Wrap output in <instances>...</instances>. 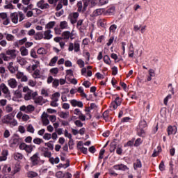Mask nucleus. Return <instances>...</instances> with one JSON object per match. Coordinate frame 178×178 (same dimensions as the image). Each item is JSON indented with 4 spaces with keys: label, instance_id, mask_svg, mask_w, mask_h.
<instances>
[{
    "label": "nucleus",
    "instance_id": "nucleus-1",
    "mask_svg": "<svg viewBox=\"0 0 178 178\" xmlns=\"http://www.w3.org/2000/svg\"><path fill=\"white\" fill-rule=\"evenodd\" d=\"M30 161L33 166H35L40 163L41 158L40 157V153L36 152L32 156L30 157Z\"/></svg>",
    "mask_w": 178,
    "mask_h": 178
},
{
    "label": "nucleus",
    "instance_id": "nucleus-2",
    "mask_svg": "<svg viewBox=\"0 0 178 178\" xmlns=\"http://www.w3.org/2000/svg\"><path fill=\"white\" fill-rule=\"evenodd\" d=\"M79 16H80V14H79L77 12H75L70 14L67 17V19L70 21L71 24H76V23H77V19H79Z\"/></svg>",
    "mask_w": 178,
    "mask_h": 178
},
{
    "label": "nucleus",
    "instance_id": "nucleus-3",
    "mask_svg": "<svg viewBox=\"0 0 178 178\" xmlns=\"http://www.w3.org/2000/svg\"><path fill=\"white\" fill-rule=\"evenodd\" d=\"M35 109V108L33 105H28L27 106L23 105L19 108V111L21 112H25V113H31L34 112Z\"/></svg>",
    "mask_w": 178,
    "mask_h": 178
},
{
    "label": "nucleus",
    "instance_id": "nucleus-4",
    "mask_svg": "<svg viewBox=\"0 0 178 178\" xmlns=\"http://www.w3.org/2000/svg\"><path fill=\"white\" fill-rule=\"evenodd\" d=\"M122 105V98L118 96L113 102H111L110 107L113 108V110L118 109V106H120Z\"/></svg>",
    "mask_w": 178,
    "mask_h": 178
},
{
    "label": "nucleus",
    "instance_id": "nucleus-5",
    "mask_svg": "<svg viewBox=\"0 0 178 178\" xmlns=\"http://www.w3.org/2000/svg\"><path fill=\"white\" fill-rule=\"evenodd\" d=\"M0 20L3 21V24L4 26H8L10 23V20L8 17V14L6 13H0Z\"/></svg>",
    "mask_w": 178,
    "mask_h": 178
},
{
    "label": "nucleus",
    "instance_id": "nucleus-6",
    "mask_svg": "<svg viewBox=\"0 0 178 178\" xmlns=\"http://www.w3.org/2000/svg\"><path fill=\"white\" fill-rule=\"evenodd\" d=\"M113 168L115 170H122V172H126V170H129V167L127 165L120 163V164H116L113 166Z\"/></svg>",
    "mask_w": 178,
    "mask_h": 178
},
{
    "label": "nucleus",
    "instance_id": "nucleus-7",
    "mask_svg": "<svg viewBox=\"0 0 178 178\" xmlns=\"http://www.w3.org/2000/svg\"><path fill=\"white\" fill-rule=\"evenodd\" d=\"M167 133L168 136H172V134L175 136V134L177 133V127L172 125L168 126L167 129Z\"/></svg>",
    "mask_w": 178,
    "mask_h": 178
},
{
    "label": "nucleus",
    "instance_id": "nucleus-8",
    "mask_svg": "<svg viewBox=\"0 0 178 178\" xmlns=\"http://www.w3.org/2000/svg\"><path fill=\"white\" fill-rule=\"evenodd\" d=\"M13 118H15V115H13V113L8 114L3 118L2 123H3L4 124H9V123H10V121L13 119Z\"/></svg>",
    "mask_w": 178,
    "mask_h": 178
},
{
    "label": "nucleus",
    "instance_id": "nucleus-9",
    "mask_svg": "<svg viewBox=\"0 0 178 178\" xmlns=\"http://www.w3.org/2000/svg\"><path fill=\"white\" fill-rule=\"evenodd\" d=\"M45 1L40 0L37 3L38 8H40V9L44 10V9H49V4L48 3H45Z\"/></svg>",
    "mask_w": 178,
    "mask_h": 178
},
{
    "label": "nucleus",
    "instance_id": "nucleus-10",
    "mask_svg": "<svg viewBox=\"0 0 178 178\" xmlns=\"http://www.w3.org/2000/svg\"><path fill=\"white\" fill-rule=\"evenodd\" d=\"M115 10H116V8L113 6H111L104 11V15L106 16H113V15H115Z\"/></svg>",
    "mask_w": 178,
    "mask_h": 178
},
{
    "label": "nucleus",
    "instance_id": "nucleus-11",
    "mask_svg": "<svg viewBox=\"0 0 178 178\" xmlns=\"http://www.w3.org/2000/svg\"><path fill=\"white\" fill-rule=\"evenodd\" d=\"M11 22L15 24H17L19 22V13H13L10 14Z\"/></svg>",
    "mask_w": 178,
    "mask_h": 178
},
{
    "label": "nucleus",
    "instance_id": "nucleus-12",
    "mask_svg": "<svg viewBox=\"0 0 178 178\" xmlns=\"http://www.w3.org/2000/svg\"><path fill=\"white\" fill-rule=\"evenodd\" d=\"M70 104L72 106H74V107L78 106V108H83V106H84L83 102L77 101L76 99L71 100Z\"/></svg>",
    "mask_w": 178,
    "mask_h": 178
},
{
    "label": "nucleus",
    "instance_id": "nucleus-13",
    "mask_svg": "<svg viewBox=\"0 0 178 178\" xmlns=\"http://www.w3.org/2000/svg\"><path fill=\"white\" fill-rule=\"evenodd\" d=\"M51 33H52L51 29H47V31H45L43 33V39L44 40H51L52 38V37H54V35L52 34H51Z\"/></svg>",
    "mask_w": 178,
    "mask_h": 178
},
{
    "label": "nucleus",
    "instance_id": "nucleus-14",
    "mask_svg": "<svg viewBox=\"0 0 178 178\" xmlns=\"http://www.w3.org/2000/svg\"><path fill=\"white\" fill-rule=\"evenodd\" d=\"M143 168V163H141V160L140 159H137L136 161L134 163V170H137V169H140Z\"/></svg>",
    "mask_w": 178,
    "mask_h": 178
},
{
    "label": "nucleus",
    "instance_id": "nucleus-15",
    "mask_svg": "<svg viewBox=\"0 0 178 178\" xmlns=\"http://www.w3.org/2000/svg\"><path fill=\"white\" fill-rule=\"evenodd\" d=\"M6 55H8V56L11 57L13 59L16 58V51L15 49H8L6 51Z\"/></svg>",
    "mask_w": 178,
    "mask_h": 178
},
{
    "label": "nucleus",
    "instance_id": "nucleus-16",
    "mask_svg": "<svg viewBox=\"0 0 178 178\" xmlns=\"http://www.w3.org/2000/svg\"><path fill=\"white\" fill-rule=\"evenodd\" d=\"M8 86L11 87V88H16L17 87V82L16 81V79H11L8 81Z\"/></svg>",
    "mask_w": 178,
    "mask_h": 178
},
{
    "label": "nucleus",
    "instance_id": "nucleus-17",
    "mask_svg": "<svg viewBox=\"0 0 178 178\" xmlns=\"http://www.w3.org/2000/svg\"><path fill=\"white\" fill-rule=\"evenodd\" d=\"M102 118L105 122H109L110 119H112V117H109V111H105L102 114Z\"/></svg>",
    "mask_w": 178,
    "mask_h": 178
},
{
    "label": "nucleus",
    "instance_id": "nucleus-18",
    "mask_svg": "<svg viewBox=\"0 0 178 178\" xmlns=\"http://www.w3.org/2000/svg\"><path fill=\"white\" fill-rule=\"evenodd\" d=\"M42 151H43L44 152L43 156L45 158H51V156H52V154L51 153V152L48 151V148L42 147Z\"/></svg>",
    "mask_w": 178,
    "mask_h": 178
},
{
    "label": "nucleus",
    "instance_id": "nucleus-19",
    "mask_svg": "<svg viewBox=\"0 0 178 178\" xmlns=\"http://www.w3.org/2000/svg\"><path fill=\"white\" fill-rule=\"evenodd\" d=\"M0 89L1 90L2 92H3V94H6L7 95L8 94H10L9 88L6 87V85H5V83H1L0 85Z\"/></svg>",
    "mask_w": 178,
    "mask_h": 178
},
{
    "label": "nucleus",
    "instance_id": "nucleus-20",
    "mask_svg": "<svg viewBox=\"0 0 178 178\" xmlns=\"http://www.w3.org/2000/svg\"><path fill=\"white\" fill-rule=\"evenodd\" d=\"M162 152V147L161 146L157 147V150L154 149L153 152V154H152V158H156L158 155H159V153Z\"/></svg>",
    "mask_w": 178,
    "mask_h": 178
},
{
    "label": "nucleus",
    "instance_id": "nucleus-21",
    "mask_svg": "<svg viewBox=\"0 0 178 178\" xmlns=\"http://www.w3.org/2000/svg\"><path fill=\"white\" fill-rule=\"evenodd\" d=\"M136 134L139 137L144 138L145 137V131L144 130V129L137 128Z\"/></svg>",
    "mask_w": 178,
    "mask_h": 178
},
{
    "label": "nucleus",
    "instance_id": "nucleus-22",
    "mask_svg": "<svg viewBox=\"0 0 178 178\" xmlns=\"http://www.w3.org/2000/svg\"><path fill=\"white\" fill-rule=\"evenodd\" d=\"M33 38L36 40V41L42 40V38H44V33L42 32H37L33 36Z\"/></svg>",
    "mask_w": 178,
    "mask_h": 178
},
{
    "label": "nucleus",
    "instance_id": "nucleus-23",
    "mask_svg": "<svg viewBox=\"0 0 178 178\" xmlns=\"http://www.w3.org/2000/svg\"><path fill=\"white\" fill-rule=\"evenodd\" d=\"M22 170V165H20L19 163H17L15 165L14 170H13V175H16V173H19Z\"/></svg>",
    "mask_w": 178,
    "mask_h": 178
},
{
    "label": "nucleus",
    "instance_id": "nucleus-24",
    "mask_svg": "<svg viewBox=\"0 0 178 178\" xmlns=\"http://www.w3.org/2000/svg\"><path fill=\"white\" fill-rule=\"evenodd\" d=\"M65 137H67V138H69V142H68V145H70V144H72V143H73V139L72 138V134L69 133V131L65 129Z\"/></svg>",
    "mask_w": 178,
    "mask_h": 178
},
{
    "label": "nucleus",
    "instance_id": "nucleus-25",
    "mask_svg": "<svg viewBox=\"0 0 178 178\" xmlns=\"http://www.w3.org/2000/svg\"><path fill=\"white\" fill-rule=\"evenodd\" d=\"M1 155L2 156H0V162L6 161V159H8V151L7 150H3L1 153Z\"/></svg>",
    "mask_w": 178,
    "mask_h": 178
},
{
    "label": "nucleus",
    "instance_id": "nucleus-26",
    "mask_svg": "<svg viewBox=\"0 0 178 178\" xmlns=\"http://www.w3.org/2000/svg\"><path fill=\"white\" fill-rule=\"evenodd\" d=\"M128 56L129 58H134V47H133V43H131L129 51H128Z\"/></svg>",
    "mask_w": 178,
    "mask_h": 178
},
{
    "label": "nucleus",
    "instance_id": "nucleus-27",
    "mask_svg": "<svg viewBox=\"0 0 178 178\" xmlns=\"http://www.w3.org/2000/svg\"><path fill=\"white\" fill-rule=\"evenodd\" d=\"M147 127V121L145 120H140L138 126L139 129H145Z\"/></svg>",
    "mask_w": 178,
    "mask_h": 178
},
{
    "label": "nucleus",
    "instance_id": "nucleus-28",
    "mask_svg": "<svg viewBox=\"0 0 178 178\" xmlns=\"http://www.w3.org/2000/svg\"><path fill=\"white\" fill-rule=\"evenodd\" d=\"M67 27H69V24H67V22L62 21L60 22V29L61 30H66L67 29Z\"/></svg>",
    "mask_w": 178,
    "mask_h": 178
},
{
    "label": "nucleus",
    "instance_id": "nucleus-29",
    "mask_svg": "<svg viewBox=\"0 0 178 178\" xmlns=\"http://www.w3.org/2000/svg\"><path fill=\"white\" fill-rule=\"evenodd\" d=\"M58 115L62 119H67V118L69 117V111H67V112H63V111L59 112Z\"/></svg>",
    "mask_w": 178,
    "mask_h": 178
},
{
    "label": "nucleus",
    "instance_id": "nucleus-30",
    "mask_svg": "<svg viewBox=\"0 0 178 178\" xmlns=\"http://www.w3.org/2000/svg\"><path fill=\"white\" fill-rule=\"evenodd\" d=\"M14 159L15 161H22L23 159V154L19 152H16L14 154Z\"/></svg>",
    "mask_w": 178,
    "mask_h": 178
},
{
    "label": "nucleus",
    "instance_id": "nucleus-31",
    "mask_svg": "<svg viewBox=\"0 0 178 178\" xmlns=\"http://www.w3.org/2000/svg\"><path fill=\"white\" fill-rule=\"evenodd\" d=\"M8 69L10 73H15L16 72V67H13V62L9 63Z\"/></svg>",
    "mask_w": 178,
    "mask_h": 178
},
{
    "label": "nucleus",
    "instance_id": "nucleus-32",
    "mask_svg": "<svg viewBox=\"0 0 178 178\" xmlns=\"http://www.w3.org/2000/svg\"><path fill=\"white\" fill-rule=\"evenodd\" d=\"M42 99H44L42 96H39L36 98H34L33 100H34L35 104H38V105H42Z\"/></svg>",
    "mask_w": 178,
    "mask_h": 178
},
{
    "label": "nucleus",
    "instance_id": "nucleus-33",
    "mask_svg": "<svg viewBox=\"0 0 178 178\" xmlns=\"http://www.w3.org/2000/svg\"><path fill=\"white\" fill-rule=\"evenodd\" d=\"M62 37L63 40H69V38H70V31H64L62 33Z\"/></svg>",
    "mask_w": 178,
    "mask_h": 178
},
{
    "label": "nucleus",
    "instance_id": "nucleus-34",
    "mask_svg": "<svg viewBox=\"0 0 178 178\" xmlns=\"http://www.w3.org/2000/svg\"><path fill=\"white\" fill-rule=\"evenodd\" d=\"M55 24H56V22H55V21H51L49 22L47 25H46V29H47V30H51V29H54V27L55 26Z\"/></svg>",
    "mask_w": 178,
    "mask_h": 178
},
{
    "label": "nucleus",
    "instance_id": "nucleus-35",
    "mask_svg": "<svg viewBox=\"0 0 178 178\" xmlns=\"http://www.w3.org/2000/svg\"><path fill=\"white\" fill-rule=\"evenodd\" d=\"M20 51H21V55L22 56H27V55H29V50L26 49V47H21Z\"/></svg>",
    "mask_w": 178,
    "mask_h": 178
},
{
    "label": "nucleus",
    "instance_id": "nucleus-36",
    "mask_svg": "<svg viewBox=\"0 0 178 178\" xmlns=\"http://www.w3.org/2000/svg\"><path fill=\"white\" fill-rule=\"evenodd\" d=\"M57 62H58V56H56L51 59L49 65V66H55Z\"/></svg>",
    "mask_w": 178,
    "mask_h": 178
},
{
    "label": "nucleus",
    "instance_id": "nucleus-37",
    "mask_svg": "<svg viewBox=\"0 0 178 178\" xmlns=\"http://www.w3.org/2000/svg\"><path fill=\"white\" fill-rule=\"evenodd\" d=\"M26 131L29 133H31L32 134H34V131H35V129H34V127H33V124H30L26 127Z\"/></svg>",
    "mask_w": 178,
    "mask_h": 178
},
{
    "label": "nucleus",
    "instance_id": "nucleus-38",
    "mask_svg": "<svg viewBox=\"0 0 178 178\" xmlns=\"http://www.w3.org/2000/svg\"><path fill=\"white\" fill-rule=\"evenodd\" d=\"M0 56L1 58H2V59H3L5 62H8V60H10V59H13L10 56H7L6 54H5V53H1L0 54Z\"/></svg>",
    "mask_w": 178,
    "mask_h": 178
},
{
    "label": "nucleus",
    "instance_id": "nucleus-39",
    "mask_svg": "<svg viewBox=\"0 0 178 178\" xmlns=\"http://www.w3.org/2000/svg\"><path fill=\"white\" fill-rule=\"evenodd\" d=\"M33 145H26V147H25V150L26 152H27V154H31V152H33Z\"/></svg>",
    "mask_w": 178,
    "mask_h": 178
},
{
    "label": "nucleus",
    "instance_id": "nucleus-40",
    "mask_svg": "<svg viewBox=\"0 0 178 178\" xmlns=\"http://www.w3.org/2000/svg\"><path fill=\"white\" fill-rule=\"evenodd\" d=\"M74 52L80 51V43L77 42H74Z\"/></svg>",
    "mask_w": 178,
    "mask_h": 178
},
{
    "label": "nucleus",
    "instance_id": "nucleus-41",
    "mask_svg": "<svg viewBox=\"0 0 178 178\" xmlns=\"http://www.w3.org/2000/svg\"><path fill=\"white\" fill-rule=\"evenodd\" d=\"M6 35V39L7 41H14L15 40V37L12 34L9 33H4Z\"/></svg>",
    "mask_w": 178,
    "mask_h": 178
},
{
    "label": "nucleus",
    "instance_id": "nucleus-42",
    "mask_svg": "<svg viewBox=\"0 0 178 178\" xmlns=\"http://www.w3.org/2000/svg\"><path fill=\"white\" fill-rule=\"evenodd\" d=\"M58 101H59V99L58 98L53 99V101L50 102L51 106H53L54 108H56V106L59 105V104L57 103Z\"/></svg>",
    "mask_w": 178,
    "mask_h": 178
},
{
    "label": "nucleus",
    "instance_id": "nucleus-43",
    "mask_svg": "<svg viewBox=\"0 0 178 178\" xmlns=\"http://www.w3.org/2000/svg\"><path fill=\"white\" fill-rule=\"evenodd\" d=\"M34 144H37L38 145H40V144H42L44 143V140L40 138H35L33 139Z\"/></svg>",
    "mask_w": 178,
    "mask_h": 178
},
{
    "label": "nucleus",
    "instance_id": "nucleus-44",
    "mask_svg": "<svg viewBox=\"0 0 178 178\" xmlns=\"http://www.w3.org/2000/svg\"><path fill=\"white\" fill-rule=\"evenodd\" d=\"M31 92H33V90L29 91L25 94L24 97L25 101H30V99H31Z\"/></svg>",
    "mask_w": 178,
    "mask_h": 178
},
{
    "label": "nucleus",
    "instance_id": "nucleus-45",
    "mask_svg": "<svg viewBox=\"0 0 178 178\" xmlns=\"http://www.w3.org/2000/svg\"><path fill=\"white\" fill-rule=\"evenodd\" d=\"M55 176L57 178H64L65 177V174L62 171H58L56 172Z\"/></svg>",
    "mask_w": 178,
    "mask_h": 178
},
{
    "label": "nucleus",
    "instance_id": "nucleus-46",
    "mask_svg": "<svg viewBox=\"0 0 178 178\" xmlns=\"http://www.w3.org/2000/svg\"><path fill=\"white\" fill-rule=\"evenodd\" d=\"M141 144H143V140H141V138H138L136 140V141L134 144V147H140V145H141Z\"/></svg>",
    "mask_w": 178,
    "mask_h": 178
},
{
    "label": "nucleus",
    "instance_id": "nucleus-47",
    "mask_svg": "<svg viewBox=\"0 0 178 178\" xmlns=\"http://www.w3.org/2000/svg\"><path fill=\"white\" fill-rule=\"evenodd\" d=\"M135 140V138H133L132 140H129L127 143L124 145V147H133V145H134Z\"/></svg>",
    "mask_w": 178,
    "mask_h": 178
},
{
    "label": "nucleus",
    "instance_id": "nucleus-48",
    "mask_svg": "<svg viewBox=\"0 0 178 178\" xmlns=\"http://www.w3.org/2000/svg\"><path fill=\"white\" fill-rule=\"evenodd\" d=\"M103 60L106 65H111V58H109V56L105 55Z\"/></svg>",
    "mask_w": 178,
    "mask_h": 178
},
{
    "label": "nucleus",
    "instance_id": "nucleus-49",
    "mask_svg": "<svg viewBox=\"0 0 178 178\" xmlns=\"http://www.w3.org/2000/svg\"><path fill=\"white\" fill-rule=\"evenodd\" d=\"M83 12H86L90 3V1L88 0H83Z\"/></svg>",
    "mask_w": 178,
    "mask_h": 178
},
{
    "label": "nucleus",
    "instance_id": "nucleus-50",
    "mask_svg": "<svg viewBox=\"0 0 178 178\" xmlns=\"http://www.w3.org/2000/svg\"><path fill=\"white\" fill-rule=\"evenodd\" d=\"M33 77L34 79H40L41 76L40 75V70H35L33 74Z\"/></svg>",
    "mask_w": 178,
    "mask_h": 178
},
{
    "label": "nucleus",
    "instance_id": "nucleus-51",
    "mask_svg": "<svg viewBox=\"0 0 178 178\" xmlns=\"http://www.w3.org/2000/svg\"><path fill=\"white\" fill-rule=\"evenodd\" d=\"M18 17H19V22H23L24 19H26V15L23 14L22 12H19L18 13Z\"/></svg>",
    "mask_w": 178,
    "mask_h": 178
},
{
    "label": "nucleus",
    "instance_id": "nucleus-52",
    "mask_svg": "<svg viewBox=\"0 0 178 178\" xmlns=\"http://www.w3.org/2000/svg\"><path fill=\"white\" fill-rule=\"evenodd\" d=\"M20 141H22L21 138H15L13 140L12 144L13 145H19V144H20Z\"/></svg>",
    "mask_w": 178,
    "mask_h": 178
},
{
    "label": "nucleus",
    "instance_id": "nucleus-53",
    "mask_svg": "<svg viewBox=\"0 0 178 178\" xmlns=\"http://www.w3.org/2000/svg\"><path fill=\"white\" fill-rule=\"evenodd\" d=\"M99 23L101 27L105 28L106 26V19H99Z\"/></svg>",
    "mask_w": 178,
    "mask_h": 178
},
{
    "label": "nucleus",
    "instance_id": "nucleus-54",
    "mask_svg": "<svg viewBox=\"0 0 178 178\" xmlns=\"http://www.w3.org/2000/svg\"><path fill=\"white\" fill-rule=\"evenodd\" d=\"M58 86H59V80L55 79L52 82V87H54V88H58Z\"/></svg>",
    "mask_w": 178,
    "mask_h": 178
},
{
    "label": "nucleus",
    "instance_id": "nucleus-55",
    "mask_svg": "<svg viewBox=\"0 0 178 178\" xmlns=\"http://www.w3.org/2000/svg\"><path fill=\"white\" fill-rule=\"evenodd\" d=\"M78 12H83V2L81 1L77 3Z\"/></svg>",
    "mask_w": 178,
    "mask_h": 178
},
{
    "label": "nucleus",
    "instance_id": "nucleus-56",
    "mask_svg": "<svg viewBox=\"0 0 178 178\" xmlns=\"http://www.w3.org/2000/svg\"><path fill=\"white\" fill-rule=\"evenodd\" d=\"M117 29H118V26L116 24H113L110 26L109 31L110 33H115Z\"/></svg>",
    "mask_w": 178,
    "mask_h": 178
},
{
    "label": "nucleus",
    "instance_id": "nucleus-57",
    "mask_svg": "<svg viewBox=\"0 0 178 178\" xmlns=\"http://www.w3.org/2000/svg\"><path fill=\"white\" fill-rule=\"evenodd\" d=\"M111 58H112V59H114L115 62H120V60H119V58L118 57V54L115 53L111 54Z\"/></svg>",
    "mask_w": 178,
    "mask_h": 178
},
{
    "label": "nucleus",
    "instance_id": "nucleus-58",
    "mask_svg": "<svg viewBox=\"0 0 178 178\" xmlns=\"http://www.w3.org/2000/svg\"><path fill=\"white\" fill-rule=\"evenodd\" d=\"M45 145H47L48 148L51 149V151H54V145L52 144V140H50L47 143H45Z\"/></svg>",
    "mask_w": 178,
    "mask_h": 178
},
{
    "label": "nucleus",
    "instance_id": "nucleus-59",
    "mask_svg": "<svg viewBox=\"0 0 178 178\" xmlns=\"http://www.w3.org/2000/svg\"><path fill=\"white\" fill-rule=\"evenodd\" d=\"M50 73L52 74H58L59 73V68L55 67L50 70Z\"/></svg>",
    "mask_w": 178,
    "mask_h": 178
},
{
    "label": "nucleus",
    "instance_id": "nucleus-60",
    "mask_svg": "<svg viewBox=\"0 0 178 178\" xmlns=\"http://www.w3.org/2000/svg\"><path fill=\"white\" fill-rule=\"evenodd\" d=\"M51 134H48V133H45L43 136V139L44 140H51Z\"/></svg>",
    "mask_w": 178,
    "mask_h": 178
},
{
    "label": "nucleus",
    "instance_id": "nucleus-61",
    "mask_svg": "<svg viewBox=\"0 0 178 178\" xmlns=\"http://www.w3.org/2000/svg\"><path fill=\"white\" fill-rule=\"evenodd\" d=\"M79 149L81 151V152H82V154L87 155V154H88L87 147H79Z\"/></svg>",
    "mask_w": 178,
    "mask_h": 178
},
{
    "label": "nucleus",
    "instance_id": "nucleus-62",
    "mask_svg": "<svg viewBox=\"0 0 178 178\" xmlns=\"http://www.w3.org/2000/svg\"><path fill=\"white\" fill-rule=\"evenodd\" d=\"M161 172H163V170H165V163L163 162V161H161V162L159 164V166Z\"/></svg>",
    "mask_w": 178,
    "mask_h": 178
},
{
    "label": "nucleus",
    "instance_id": "nucleus-63",
    "mask_svg": "<svg viewBox=\"0 0 178 178\" xmlns=\"http://www.w3.org/2000/svg\"><path fill=\"white\" fill-rule=\"evenodd\" d=\"M38 54L39 55H44V54H45V49L44 47H40L38 49Z\"/></svg>",
    "mask_w": 178,
    "mask_h": 178
},
{
    "label": "nucleus",
    "instance_id": "nucleus-64",
    "mask_svg": "<svg viewBox=\"0 0 178 178\" xmlns=\"http://www.w3.org/2000/svg\"><path fill=\"white\" fill-rule=\"evenodd\" d=\"M74 124L77 127H83V122H81V121H80L79 120H77L74 122Z\"/></svg>",
    "mask_w": 178,
    "mask_h": 178
}]
</instances>
